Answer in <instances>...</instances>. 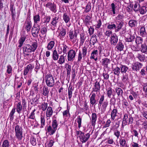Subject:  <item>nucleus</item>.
Here are the masks:
<instances>
[{
  "mask_svg": "<svg viewBox=\"0 0 147 147\" xmlns=\"http://www.w3.org/2000/svg\"><path fill=\"white\" fill-rule=\"evenodd\" d=\"M52 58L54 61H56L59 58V55L57 50L55 49L53 51L52 53Z\"/></svg>",
  "mask_w": 147,
  "mask_h": 147,
  "instance_id": "obj_32",
  "label": "nucleus"
},
{
  "mask_svg": "<svg viewBox=\"0 0 147 147\" xmlns=\"http://www.w3.org/2000/svg\"><path fill=\"white\" fill-rule=\"evenodd\" d=\"M117 108L114 106V109L111 112V117L112 119H115V117L117 116Z\"/></svg>",
  "mask_w": 147,
  "mask_h": 147,
  "instance_id": "obj_28",
  "label": "nucleus"
},
{
  "mask_svg": "<svg viewBox=\"0 0 147 147\" xmlns=\"http://www.w3.org/2000/svg\"><path fill=\"white\" fill-rule=\"evenodd\" d=\"M52 126L54 129H55L56 130H57L58 126V123L57 120H53L52 123Z\"/></svg>",
  "mask_w": 147,
  "mask_h": 147,
  "instance_id": "obj_60",
  "label": "nucleus"
},
{
  "mask_svg": "<svg viewBox=\"0 0 147 147\" xmlns=\"http://www.w3.org/2000/svg\"><path fill=\"white\" fill-rule=\"evenodd\" d=\"M140 5L138 3H136L133 7V10L136 12L139 11L140 8Z\"/></svg>",
  "mask_w": 147,
  "mask_h": 147,
  "instance_id": "obj_49",
  "label": "nucleus"
},
{
  "mask_svg": "<svg viewBox=\"0 0 147 147\" xmlns=\"http://www.w3.org/2000/svg\"><path fill=\"white\" fill-rule=\"evenodd\" d=\"M129 34V36L126 38V41L128 42L131 43L134 41L135 39V32H133L130 31Z\"/></svg>",
  "mask_w": 147,
  "mask_h": 147,
  "instance_id": "obj_13",
  "label": "nucleus"
},
{
  "mask_svg": "<svg viewBox=\"0 0 147 147\" xmlns=\"http://www.w3.org/2000/svg\"><path fill=\"white\" fill-rule=\"evenodd\" d=\"M65 66L67 71V77L68 78H69L70 77V74L71 71V66L70 65L66 63L65 64Z\"/></svg>",
  "mask_w": 147,
  "mask_h": 147,
  "instance_id": "obj_25",
  "label": "nucleus"
},
{
  "mask_svg": "<svg viewBox=\"0 0 147 147\" xmlns=\"http://www.w3.org/2000/svg\"><path fill=\"white\" fill-rule=\"evenodd\" d=\"M111 12L112 11L113 13L115 15L116 14V8L117 7L115 4L114 3H112L111 4Z\"/></svg>",
  "mask_w": 147,
  "mask_h": 147,
  "instance_id": "obj_50",
  "label": "nucleus"
},
{
  "mask_svg": "<svg viewBox=\"0 0 147 147\" xmlns=\"http://www.w3.org/2000/svg\"><path fill=\"white\" fill-rule=\"evenodd\" d=\"M111 62V60L107 58H105L102 59V63L103 65L105 66L106 67H108V65Z\"/></svg>",
  "mask_w": 147,
  "mask_h": 147,
  "instance_id": "obj_33",
  "label": "nucleus"
},
{
  "mask_svg": "<svg viewBox=\"0 0 147 147\" xmlns=\"http://www.w3.org/2000/svg\"><path fill=\"white\" fill-rule=\"evenodd\" d=\"M96 94L95 93L92 92L89 96L90 103L92 105H95L96 103V100L95 99Z\"/></svg>",
  "mask_w": 147,
  "mask_h": 147,
  "instance_id": "obj_15",
  "label": "nucleus"
},
{
  "mask_svg": "<svg viewBox=\"0 0 147 147\" xmlns=\"http://www.w3.org/2000/svg\"><path fill=\"white\" fill-rule=\"evenodd\" d=\"M66 34V30L63 28L61 30L59 35L63 37L65 36Z\"/></svg>",
  "mask_w": 147,
  "mask_h": 147,
  "instance_id": "obj_59",
  "label": "nucleus"
},
{
  "mask_svg": "<svg viewBox=\"0 0 147 147\" xmlns=\"http://www.w3.org/2000/svg\"><path fill=\"white\" fill-rule=\"evenodd\" d=\"M124 47V45L121 41H119L118 43L117 44L115 49L116 50L118 51H121L123 50Z\"/></svg>",
  "mask_w": 147,
  "mask_h": 147,
  "instance_id": "obj_21",
  "label": "nucleus"
},
{
  "mask_svg": "<svg viewBox=\"0 0 147 147\" xmlns=\"http://www.w3.org/2000/svg\"><path fill=\"white\" fill-rule=\"evenodd\" d=\"M124 23L122 20L117 21L116 24V28L115 30V32H119L122 29Z\"/></svg>",
  "mask_w": 147,
  "mask_h": 147,
  "instance_id": "obj_10",
  "label": "nucleus"
},
{
  "mask_svg": "<svg viewBox=\"0 0 147 147\" xmlns=\"http://www.w3.org/2000/svg\"><path fill=\"white\" fill-rule=\"evenodd\" d=\"M98 55V51L97 50L94 49L92 52L90 58V59H94Z\"/></svg>",
  "mask_w": 147,
  "mask_h": 147,
  "instance_id": "obj_43",
  "label": "nucleus"
},
{
  "mask_svg": "<svg viewBox=\"0 0 147 147\" xmlns=\"http://www.w3.org/2000/svg\"><path fill=\"white\" fill-rule=\"evenodd\" d=\"M140 35L143 37H145L146 35L145 28L144 27H142L140 30Z\"/></svg>",
  "mask_w": 147,
  "mask_h": 147,
  "instance_id": "obj_41",
  "label": "nucleus"
},
{
  "mask_svg": "<svg viewBox=\"0 0 147 147\" xmlns=\"http://www.w3.org/2000/svg\"><path fill=\"white\" fill-rule=\"evenodd\" d=\"M47 131L49 133V134L50 135H53L56 131V130L52 128L51 126L49 125L47 128Z\"/></svg>",
  "mask_w": 147,
  "mask_h": 147,
  "instance_id": "obj_29",
  "label": "nucleus"
},
{
  "mask_svg": "<svg viewBox=\"0 0 147 147\" xmlns=\"http://www.w3.org/2000/svg\"><path fill=\"white\" fill-rule=\"evenodd\" d=\"M100 88V86L99 82L96 81L94 84V87L92 88L93 92H99Z\"/></svg>",
  "mask_w": 147,
  "mask_h": 147,
  "instance_id": "obj_18",
  "label": "nucleus"
},
{
  "mask_svg": "<svg viewBox=\"0 0 147 147\" xmlns=\"http://www.w3.org/2000/svg\"><path fill=\"white\" fill-rule=\"evenodd\" d=\"M108 25L107 26V28L110 30H115L116 28V24L111 22L110 24L108 23Z\"/></svg>",
  "mask_w": 147,
  "mask_h": 147,
  "instance_id": "obj_47",
  "label": "nucleus"
},
{
  "mask_svg": "<svg viewBox=\"0 0 147 147\" xmlns=\"http://www.w3.org/2000/svg\"><path fill=\"white\" fill-rule=\"evenodd\" d=\"M147 11V6L144 5L140 7L139 11L140 13L142 15L145 14Z\"/></svg>",
  "mask_w": 147,
  "mask_h": 147,
  "instance_id": "obj_26",
  "label": "nucleus"
},
{
  "mask_svg": "<svg viewBox=\"0 0 147 147\" xmlns=\"http://www.w3.org/2000/svg\"><path fill=\"white\" fill-rule=\"evenodd\" d=\"M40 25H34L31 30L32 34L34 37H37L38 36L40 29Z\"/></svg>",
  "mask_w": 147,
  "mask_h": 147,
  "instance_id": "obj_4",
  "label": "nucleus"
},
{
  "mask_svg": "<svg viewBox=\"0 0 147 147\" xmlns=\"http://www.w3.org/2000/svg\"><path fill=\"white\" fill-rule=\"evenodd\" d=\"M40 33L41 34H40L39 36L40 38H42L43 36H45L46 35L47 32V29L45 27H43L41 28L40 29Z\"/></svg>",
  "mask_w": 147,
  "mask_h": 147,
  "instance_id": "obj_23",
  "label": "nucleus"
},
{
  "mask_svg": "<svg viewBox=\"0 0 147 147\" xmlns=\"http://www.w3.org/2000/svg\"><path fill=\"white\" fill-rule=\"evenodd\" d=\"M76 53L74 50H70L67 53V59L69 61H73L75 59Z\"/></svg>",
  "mask_w": 147,
  "mask_h": 147,
  "instance_id": "obj_7",
  "label": "nucleus"
},
{
  "mask_svg": "<svg viewBox=\"0 0 147 147\" xmlns=\"http://www.w3.org/2000/svg\"><path fill=\"white\" fill-rule=\"evenodd\" d=\"M137 21L134 20H130L128 22L129 26L131 28H134L137 26Z\"/></svg>",
  "mask_w": 147,
  "mask_h": 147,
  "instance_id": "obj_24",
  "label": "nucleus"
},
{
  "mask_svg": "<svg viewBox=\"0 0 147 147\" xmlns=\"http://www.w3.org/2000/svg\"><path fill=\"white\" fill-rule=\"evenodd\" d=\"M90 136V134L89 133L84 135V133H81V135L79 136V137L80 141L82 143H85L88 140Z\"/></svg>",
  "mask_w": 147,
  "mask_h": 147,
  "instance_id": "obj_8",
  "label": "nucleus"
},
{
  "mask_svg": "<svg viewBox=\"0 0 147 147\" xmlns=\"http://www.w3.org/2000/svg\"><path fill=\"white\" fill-rule=\"evenodd\" d=\"M54 142V140H52L47 142L45 144L46 147H51L53 145Z\"/></svg>",
  "mask_w": 147,
  "mask_h": 147,
  "instance_id": "obj_52",
  "label": "nucleus"
},
{
  "mask_svg": "<svg viewBox=\"0 0 147 147\" xmlns=\"http://www.w3.org/2000/svg\"><path fill=\"white\" fill-rule=\"evenodd\" d=\"M102 105L101 110L104 111L106 109L108 105V102L107 101H104Z\"/></svg>",
  "mask_w": 147,
  "mask_h": 147,
  "instance_id": "obj_54",
  "label": "nucleus"
},
{
  "mask_svg": "<svg viewBox=\"0 0 147 147\" xmlns=\"http://www.w3.org/2000/svg\"><path fill=\"white\" fill-rule=\"evenodd\" d=\"M31 144L33 146H35L36 144V139L34 136H32L30 139Z\"/></svg>",
  "mask_w": 147,
  "mask_h": 147,
  "instance_id": "obj_44",
  "label": "nucleus"
},
{
  "mask_svg": "<svg viewBox=\"0 0 147 147\" xmlns=\"http://www.w3.org/2000/svg\"><path fill=\"white\" fill-rule=\"evenodd\" d=\"M16 111L18 113H21L22 109V106L20 102H19L16 105Z\"/></svg>",
  "mask_w": 147,
  "mask_h": 147,
  "instance_id": "obj_40",
  "label": "nucleus"
},
{
  "mask_svg": "<svg viewBox=\"0 0 147 147\" xmlns=\"http://www.w3.org/2000/svg\"><path fill=\"white\" fill-rule=\"evenodd\" d=\"M140 74L142 76H144L146 75V74L147 73V71L145 67H144L142 69L141 71L140 72Z\"/></svg>",
  "mask_w": 147,
  "mask_h": 147,
  "instance_id": "obj_64",
  "label": "nucleus"
},
{
  "mask_svg": "<svg viewBox=\"0 0 147 147\" xmlns=\"http://www.w3.org/2000/svg\"><path fill=\"white\" fill-rule=\"evenodd\" d=\"M49 91L47 87H44L43 89V94L45 96H47L48 95L49 93Z\"/></svg>",
  "mask_w": 147,
  "mask_h": 147,
  "instance_id": "obj_55",
  "label": "nucleus"
},
{
  "mask_svg": "<svg viewBox=\"0 0 147 147\" xmlns=\"http://www.w3.org/2000/svg\"><path fill=\"white\" fill-rule=\"evenodd\" d=\"M23 51L24 57L27 56L28 58L31 57V55L30 54V53L32 52V49H31L30 45L27 44L24 46Z\"/></svg>",
  "mask_w": 147,
  "mask_h": 147,
  "instance_id": "obj_3",
  "label": "nucleus"
},
{
  "mask_svg": "<svg viewBox=\"0 0 147 147\" xmlns=\"http://www.w3.org/2000/svg\"><path fill=\"white\" fill-rule=\"evenodd\" d=\"M69 48L65 44H63L61 48V49L64 54L67 55V52Z\"/></svg>",
  "mask_w": 147,
  "mask_h": 147,
  "instance_id": "obj_39",
  "label": "nucleus"
},
{
  "mask_svg": "<svg viewBox=\"0 0 147 147\" xmlns=\"http://www.w3.org/2000/svg\"><path fill=\"white\" fill-rule=\"evenodd\" d=\"M87 48L88 47L86 46H84L82 48V52L83 57H85L86 56L87 53Z\"/></svg>",
  "mask_w": 147,
  "mask_h": 147,
  "instance_id": "obj_56",
  "label": "nucleus"
},
{
  "mask_svg": "<svg viewBox=\"0 0 147 147\" xmlns=\"http://www.w3.org/2000/svg\"><path fill=\"white\" fill-rule=\"evenodd\" d=\"M45 80L47 86L49 87H53L55 84L54 77L50 74H46L45 77Z\"/></svg>",
  "mask_w": 147,
  "mask_h": 147,
  "instance_id": "obj_2",
  "label": "nucleus"
},
{
  "mask_svg": "<svg viewBox=\"0 0 147 147\" xmlns=\"http://www.w3.org/2000/svg\"><path fill=\"white\" fill-rule=\"evenodd\" d=\"M90 41L92 42L93 45H94L95 43L97 42L98 41L96 35L93 34L91 38Z\"/></svg>",
  "mask_w": 147,
  "mask_h": 147,
  "instance_id": "obj_48",
  "label": "nucleus"
},
{
  "mask_svg": "<svg viewBox=\"0 0 147 147\" xmlns=\"http://www.w3.org/2000/svg\"><path fill=\"white\" fill-rule=\"evenodd\" d=\"M2 147H9V142L8 140H6L3 141Z\"/></svg>",
  "mask_w": 147,
  "mask_h": 147,
  "instance_id": "obj_53",
  "label": "nucleus"
},
{
  "mask_svg": "<svg viewBox=\"0 0 147 147\" xmlns=\"http://www.w3.org/2000/svg\"><path fill=\"white\" fill-rule=\"evenodd\" d=\"M113 71L114 74L115 75L119 76L121 72L120 67H117L116 68H114Z\"/></svg>",
  "mask_w": 147,
  "mask_h": 147,
  "instance_id": "obj_46",
  "label": "nucleus"
},
{
  "mask_svg": "<svg viewBox=\"0 0 147 147\" xmlns=\"http://www.w3.org/2000/svg\"><path fill=\"white\" fill-rule=\"evenodd\" d=\"M118 41V36L115 33L113 34L110 37V41L111 43L113 45H115Z\"/></svg>",
  "mask_w": 147,
  "mask_h": 147,
  "instance_id": "obj_12",
  "label": "nucleus"
},
{
  "mask_svg": "<svg viewBox=\"0 0 147 147\" xmlns=\"http://www.w3.org/2000/svg\"><path fill=\"white\" fill-rule=\"evenodd\" d=\"M120 68L121 69V72L123 74L125 73V74L128 69V67L125 65H121L120 67Z\"/></svg>",
  "mask_w": 147,
  "mask_h": 147,
  "instance_id": "obj_38",
  "label": "nucleus"
},
{
  "mask_svg": "<svg viewBox=\"0 0 147 147\" xmlns=\"http://www.w3.org/2000/svg\"><path fill=\"white\" fill-rule=\"evenodd\" d=\"M136 57L141 62L144 61L145 59V55L142 53H138Z\"/></svg>",
  "mask_w": 147,
  "mask_h": 147,
  "instance_id": "obj_30",
  "label": "nucleus"
},
{
  "mask_svg": "<svg viewBox=\"0 0 147 147\" xmlns=\"http://www.w3.org/2000/svg\"><path fill=\"white\" fill-rule=\"evenodd\" d=\"M91 19L90 17L89 16H87L85 17L84 22L86 26H87L89 24L90 21Z\"/></svg>",
  "mask_w": 147,
  "mask_h": 147,
  "instance_id": "obj_58",
  "label": "nucleus"
},
{
  "mask_svg": "<svg viewBox=\"0 0 147 147\" xmlns=\"http://www.w3.org/2000/svg\"><path fill=\"white\" fill-rule=\"evenodd\" d=\"M91 8V3H88L86 7V9L85 11L86 13L88 12L90 10Z\"/></svg>",
  "mask_w": 147,
  "mask_h": 147,
  "instance_id": "obj_62",
  "label": "nucleus"
},
{
  "mask_svg": "<svg viewBox=\"0 0 147 147\" xmlns=\"http://www.w3.org/2000/svg\"><path fill=\"white\" fill-rule=\"evenodd\" d=\"M15 136L18 141H21L23 138V131L20 126L16 125L15 127Z\"/></svg>",
  "mask_w": 147,
  "mask_h": 147,
  "instance_id": "obj_1",
  "label": "nucleus"
},
{
  "mask_svg": "<svg viewBox=\"0 0 147 147\" xmlns=\"http://www.w3.org/2000/svg\"><path fill=\"white\" fill-rule=\"evenodd\" d=\"M44 5L46 7L49 9L51 11L54 13H55L57 11L56 6L54 3L48 2L46 4H44Z\"/></svg>",
  "mask_w": 147,
  "mask_h": 147,
  "instance_id": "obj_6",
  "label": "nucleus"
},
{
  "mask_svg": "<svg viewBox=\"0 0 147 147\" xmlns=\"http://www.w3.org/2000/svg\"><path fill=\"white\" fill-rule=\"evenodd\" d=\"M68 34L69 38V40L73 43L75 42L77 39L76 33V32L74 33L73 30H71L68 32Z\"/></svg>",
  "mask_w": 147,
  "mask_h": 147,
  "instance_id": "obj_5",
  "label": "nucleus"
},
{
  "mask_svg": "<svg viewBox=\"0 0 147 147\" xmlns=\"http://www.w3.org/2000/svg\"><path fill=\"white\" fill-rule=\"evenodd\" d=\"M80 40L79 46L80 47L82 46L86 39V37L84 32L81 33L80 34Z\"/></svg>",
  "mask_w": 147,
  "mask_h": 147,
  "instance_id": "obj_17",
  "label": "nucleus"
},
{
  "mask_svg": "<svg viewBox=\"0 0 147 147\" xmlns=\"http://www.w3.org/2000/svg\"><path fill=\"white\" fill-rule=\"evenodd\" d=\"M143 41V38L140 36H137L136 38L135 42L137 45L140 44H142Z\"/></svg>",
  "mask_w": 147,
  "mask_h": 147,
  "instance_id": "obj_42",
  "label": "nucleus"
},
{
  "mask_svg": "<svg viewBox=\"0 0 147 147\" xmlns=\"http://www.w3.org/2000/svg\"><path fill=\"white\" fill-rule=\"evenodd\" d=\"M59 22V17H55L52 19V21L51 23L52 25L53 26L54 28H57V24Z\"/></svg>",
  "mask_w": 147,
  "mask_h": 147,
  "instance_id": "obj_20",
  "label": "nucleus"
},
{
  "mask_svg": "<svg viewBox=\"0 0 147 147\" xmlns=\"http://www.w3.org/2000/svg\"><path fill=\"white\" fill-rule=\"evenodd\" d=\"M140 49L142 53H146L147 52V46L145 43L142 44Z\"/></svg>",
  "mask_w": 147,
  "mask_h": 147,
  "instance_id": "obj_31",
  "label": "nucleus"
},
{
  "mask_svg": "<svg viewBox=\"0 0 147 147\" xmlns=\"http://www.w3.org/2000/svg\"><path fill=\"white\" fill-rule=\"evenodd\" d=\"M142 64L139 62H136L133 63L132 65L131 68L133 70L136 71H139L142 66Z\"/></svg>",
  "mask_w": 147,
  "mask_h": 147,
  "instance_id": "obj_9",
  "label": "nucleus"
},
{
  "mask_svg": "<svg viewBox=\"0 0 147 147\" xmlns=\"http://www.w3.org/2000/svg\"><path fill=\"white\" fill-rule=\"evenodd\" d=\"M120 147H124L125 145L127 144L126 140L123 138H121L119 141Z\"/></svg>",
  "mask_w": 147,
  "mask_h": 147,
  "instance_id": "obj_27",
  "label": "nucleus"
},
{
  "mask_svg": "<svg viewBox=\"0 0 147 147\" xmlns=\"http://www.w3.org/2000/svg\"><path fill=\"white\" fill-rule=\"evenodd\" d=\"M53 110L52 107H49L47 108L46 112V115L47 117L51 116L53 114Z\"/></svg>",
  "mask_w": 147,
  "mask_h": 147,
  "instance_id": "obj_35",
  "label": "nucleus"
},
{
  "mask_svg": "<svg viewBox=\"0 0 147 147\" xmlns=\"http://www.w3.org/2000/svg\"><path fill=\"white\" fill-rule=\"evenodd\" d=\"M55 40H53L50 41L48 43L47 47V48L48 50H52L55 45Z\"/></svg>",
  "mask_w": 147,
  "mask_h": 147,
  "instance_id": "obj_19",
  "label": "nucleus"
},
{
  "mask_svg": "<svg viewBox=\"0 0 147 147\" xmlns=\"http://www.w3.org/2000/svg\"><path fill=\"white\" fill-rule=\"evenodd\" d=\"M66 55H65L64 54L61 55L58 61V63L61 65L64 63L65 61V57Z\"/></svg>",
  "mask_w": 147,
  "mask_h": 147,
  "instance_id": "obj_37",
  "label": "nucleus"
},
{
  "mask_svg": "<svg viewBox=\"0 0 147 147\" xmlns=\"http://www.w3.org/2000/svg\"><path fill=\"white\" fill-rule=\"evenodd\" d=\"M115 91L118 96H122L123 91L122 90L121 88L119 87H117L115 88Z\"/></svg>",
  "mask_w": 147,
  "mask_h": 147,
  "instance_id": "obj_36",
  "label": "nucleus"
},
{
  "mask_svg": "<svg viewBox=\"0 0 147 147\" xmlns=\"http://www.w3.org/2000/svg\"><path fill=\"white\" fill-rule=\"evenodd\" d=\"M63 19L64 21L67 24V26L68 27H69L70 25V16L66 12L64 13L63 15Z\"/></svg>",
  "mask_w": 147,
  "mask_h": 147,
  "instance_id": "obj_11",
  "label": "nucleus"
},
{
  "mask_svg": "<svg viewBox=\"0 0 147 147\" xmlns=\"http://www.w3.org/2000/svg\"><path fill=\"white\" fill-rule=\"evenodd\" d=\"M33 19L34 25H40L41 23H39L40 21V15L38 13L34 14Z\"/></svg>",
  "mask_w": 147,
  "mask_h": 147,
  "instance_id": "obj_14",
  "label": "nucleus"
},
{
  "mask_svg": "<svg viewBox=\"0 0 147 147\" xmlns=\"http://www.w3.org/2000/svg\"><path fill=\"white\" fill-rule=\"evenodd\" d=\"M105 35V36H107V37H111L112 35V32L110 30H107L104 33Z\"/></svg>",
  "mask_w": 147,
  "mask_h": 147,
  "instance_id": "obj_63",
  "label": "nucleus"
},
{
  "mask_svg": "<svg viewBox=\"0 0 147 147\" xmlns=\"http://www.w3.org/2000/svg\"><path fill=\"white\" fill-rule=\"evenodd\" d=\"M69 107H67V110L64 111L63 112V117L65 119H69L70 117L69 113Z\"/></svg>",
  "mask_w": 147,
  "mask_h": 147,
  "instance_id": "obj_22",
  "label": "nucleus"
},
{
  "mask_svg": "<svg viewBox=\"0 0 147 147\" xmlns=\"http://www.w3.org/2000/svg\"><path fill=\"white\" fill-rule=\"evenodd\" d=\"M25 25L27 32L30 31L32 27V23L30 20L27 19L26 21Z\"/></svg>",
  "mask_w": 147,
  "mask_h": 147,
  "instance_id": "obj_16",
  "label": "nucleus"
},
{
  "mask_svg": "<svg viewBox=\"0 0 147 147\" xmlns=\"http://www.w3.org/2000/svg\"><path fill=\"white\" fill-rule=\"evenodd\" d=\"M128 80V75L126 74H123V77L121 78V80L123 83H125L127 82Z\"/></svg>",
  "mask_w": 147,
  "mask_h": 147,
  "instance_id": "obj_57",
  "label": "nucleus"
},
{
  "mask_svg": "<svg viewBox=\"0 0 147 147\" xmlns=\"http://www.w3.org/2000/svg\"><path fill=\"white\" fill-rule=\"evenodd\" d=\"M26 39V37L24 35H22L20 37V39L18 41V43L19 44L18 47H21L23 45L24 42L25 41Z\"/></svg>",
  "mask_w": 147,
  "mask_h": 147,
  "instance_id": "obj_34",
  "label": "nucleus"
},
{
  "mask_svg": "<svg viewBox=\"0 0 147 147\" xmlns=\"http://www.w3.org/2000/svg\"><path fill=\"white\" fill-rule=\"evenodd\" d=\"M83 109L84 111H85L86 113H87L89 111L88 106V105L87 103L86 102H85L84 104Z\"/></svg>",
  "mask_w": 147,
  "mask_h": 147,
  "instance_id": "obj_61",
  "label": "nucleus"
},
{
  "mask_svg": "<svg viewBox=\"0 0 147 147\" xmlns=\"http://www.w3.org/2000/svg\"><path fill=\"white\" fill-rule=\"evenodd\" d=\"M30 46L32 52H34L38 47L37 43L36 42H32L31 44V45H30Z\"/></svg>",
  "mask_w": 147,
  "mask_h": 147,
  "instance_id": "obj_45",
  "label": "nucleus"
},
{
  "mask_svg": "<svg viewBox=\"0 0 147 147\" xmlns=\"http://www.w3.org/2000/svg\"><path fill=\"white\" fill-rule=\"evenodd\" d=\"M16 109V108L15 107H14L11 111L9 115L10 119H13L14 114L15 113Z\"/></svg>",
  "mask_w": 147,
  "mask_h": 147,
  "instance_id": "obj_51",
  "label": "nucleus"
}]
</instances>
